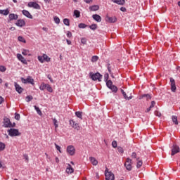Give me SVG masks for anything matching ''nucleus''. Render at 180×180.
I'll return each instance as SVG.
<instances>
[{
    "instance_id": "nucleus-1",
    "label": "nucleus",
    "mask_w": 180,
    "mask_h": 180,
    "mask_svg": "<svg viewBox=\"0 0 180 180\" xmlns=\"http://www.w3.org/2000/svg\"><path fill=\"white\" fill-rule=\"evenodd\" d=\"M89 77L93 81H98V82H101V79H102V75H101V73L98 72L96 73L91 72L89 73Z\"/></svg>"
},
{
    "instance_id": "nucleus-2",
    "label": "nucleus",
    "mask_w": 180,
    "mask_h": 180,
    "mask_svg": "<svg viewBox=\"0 0 180 180\" xmlns=\"http://www.w3.org/2000/svg\"><path fill=\"white\" fill-rule=\"evenodd\" d=\"M7 133H8V136L11 137H16L22 135V133L19 132V129L15 128L8 129Z\"/></svg>"
},
{
    "instance_id": "nucleus-3",
    "label": "nucleus",
    "mask_w": 180,
    "mask_h": 180,
    "mask_svg": "<svg viewBox=\"0 0 180 180\" xmlns=\"http://www.w3.org/2000/svg\"><path fill=\"white\" fill-rule=\"evenodd\" d=\"M105 180H115V174L112 172H108V168L105 171Z\"/></svg>"
},
{
    "instance_id": "nucleus-4",
    "label": "nucleus",
    "mask_w": 180,
    "mask_h": 180,
    "mask_svg": "<svg viewBox=\"0 0 180 180\" xmlns=\"http://www.w3.org/2000/svg\"><path fill=\"white\" fill-rule=\"evenodd\" d=\"M124 165L127 171H131V169H133V167H131V160L130 158H127Z\"/></svg>"
},
{
    "instance_id": "nucleus-5",
    "label": "nucleus",
    "mask_w": 180,
    "mask_h": 180,
    "mask_svg": "<svg viewBox=\"0 0 180 180\" xmlns=\"http://www.w3.org/2000/svg\"><path fill=\"white\" fill-rule=\"evenodd\" d=\"M68 154L70 155H75V147H74V146L70 145L68 146L67 147V150H66Z\"/></svg>"
},
{
    "instance_id": "nucleus-6",
    "label": "nucleus",
    "mask_w": 180,
    "mask_h": 180,
    "mask_svg": "<svg viewBox=\"0 0 180 180\" xmlns=\"http://www.w3.org/2000/svg\"><path fill=\"white\" fill-rule=\"evenodd\" d=\"M27 6L29 8H34V9H40V5L34 1H30L28 3Z\"/></svg>"
},
{
    "instance_id": "nucleus-7",
    "label": "nucleus",
    "mask_w": 180,
    "mask_h": 180,
    "mask_svg": "<svg viewBox=\"0 0 180 180\" xmlns=\"http://www.w3.org/2000/svg\"><path fill=\"white\" fill-rule=\"evenodd\" d=\"M105 22H108V23H115V22H117V18L115 16L114 17H109L108 15H106Z\"/></svg>"
},
{
    "instance_id": "nucleus-8",
    "label": "nucleus",
    "mask_w": 180,
    "mask_h": 180,
    "mask_svg": "<svg viewBox=\"0 0 180 180\" xmlns=\"http://www.w3.org/2000/svg\"><path fill=\"white\" fill-rule=\"evenodd\" d=\"M3 123H4V125H3L4 127L8 128L11 126V120L9 118H8L7 117H4Z\"/></svg>"
},
{
    "instance_id": "nucleus-9",
    "label": "nucleus",
    "mask_w": 180,
    "mask_h": 180,
    "mask_svg": "<svg viewBox=\"0 0 180 180\" xmlns=\"http://www.w3.org/2000/svg\"><path fill=\"white\" fill-rule=\"evenodd\" d=\"M70 124L73 129H75V130H79V124L76 123L73 120H70Z\"/></svg>"
},
{
    "instance_id": "nucleus-10",
    "label": "nucleus",
    "mask_w": 180,
    "mask_h": 180,
    "mask_svg": "<svg viewBox=\"0 0 180 180\" xmlns=\"http://www.w3.org/2000/svg\"><path fill=\"white\" fill-rule=\"evenodd\" d=\"M180 148L179 146L176 145H173V148H172V154L171 155H175V154H178L179 153Z\"/></svg>"
},
{
    "instance_id": "nucleus-11",
    "label": "nucleus",
    "mask_w": 180,
    "mask_h": 180,
    "mask_svg": "<svg viewBox=\"0 0 180 180\" xmlns=\"http://www.w3.org/2000/svg\"><path fill=\"white\" fill-rule=\"evenodd\" d=\"M17 58L19 60V61H21L22 64H25L26 65H27V60H25V58L22 56V54L18 53Z\"/></svg>"
},
{
    "instance_id": "nucleus-12",
    "label": "nucleus",
    "mask_w": 180,
    "mask_h": 180,
    "mask_svg": "<svg viewBox=\"0 0 180 180\" xmlns=\"http://www.w3.org/2000/svg\"><path fill=\"white\" fill-rule=\"evenodd\" d=\"M170 83H171V89L172 92H175L176 91V86L175 85V79L174 78L170 77Z\"/></svg>"
},
{
    "instance_id": "nucleus-13",
    "label": "nucleus",
    "mask_w": 180,
    "mask_h": 180,
    "mask_svg": "<svg viewBox=\"0 0 180 180\" xmlns=\"http://www.w3.org/2000/svg\"><path fill=\"white\" fill-rule=\"evenodd\" d=\"M14 86L16 92H18V94H22V92H23V88H22V86H20V85H19L18 83L15 82Z\"/></svg>"
},
{
    "instance_id": "nucleus-14",
    "label": "nucleus",
    "mask_w": 180,
    "mask_h": 180,
    "mask_svg": "<svg viewBox=\"0 0 180 180\" xmlns=\"http://www.w3.org/2000/svg\"><path fill=\"white\" fill-rule=\"evenodd\" d=\"M8 18L10 22H12V20H18V19H19V15L15 13H11L8 15Z\"/></svg>"
},
{
    "instance_id": "nucleus-15",
    "label": "nucleus",
    "mask_w": 180,
    "mask_h": 180,
    "mask_svg": "<svg viewBox=\"0 0 180 180\" xmlns=\"http://www.w3.org/2000/svg\"><path fill=\"white\" fill-rule=\"evenodd\" d=\"M16 26H18V27H23L26 25V22H25V20H18L17 22L15 23Z\"/></svg>"
},
{
    "instance_id": "nucleus-16",
    "label": "nucleus",
    "mask_w": 180,
    "mask_h": 180,
    "mask_svg": "<svg viewBox=\"0 0 180 180\" xmlns=\"http://www.w3.org/2000/svg\"><path fill=\"white\" fill-rule=\"evenodd\" d=\"M22 15L24 16H26V18H28L29 19H33V15L30 14V13L27 10H22Z\"/></svg>"
},
{
    "instance_id": "nucleus-17",
    "label": "nucleus",
    "mask_w": 180,
    "mask_h": 180,
    "mask_svg": "<svg viewBox=\"0 0 180 180\" xmlns=\"http://www.w3.org/2000/svg\"><path fill=\"white\" fill-rule=\"evenodd\" d=\"M92 18L94 19V20H96V22H102V17H101V15H98V14H94L92 15Z\"/></svg>"
},
{
    "instance_id": "nucleus-18",
    "label": "nucleus",
    "mask_w": 180,
    "mask_h": 180,
    "mask_svg": "<svg viewBox=\"0 0 180 180\" xmlns=\"http://www.w3.org/2000/svg\"><path fill=\"white\" fill-rule=\"evenodd\" d=\"M27 84H31V85H34V79L32 78V76H28L27 77Z\"/></svg>"
},
{
    "instance_id": "nucleus-19",
    "label": "nucleus",
    "mask_w": 180,
    "mask_h": 180,
    "mask_svg": "<svg viewBox=\"0 0 180 180\" xmlns=\"http://www.w3.org/2000/svg\"><path fill=\"white\" fill-rule=\"evenodd\" d=\"M66 172L68 174H72V172H74V169L72 168L71 165H70V164L68 165V167L66 169Z\"/></svg>"
},
{
    "instance_id": "nucleus-20",
    "label": "nucleus",
    "mask_w": 180,
    "mask_h": 180,
    "mask_svg": "<svg viewBox=\"0 0 180 180\" xmlns=\"http://www.w3.org/2000/svg\"><path fill=\"white\" fill-rule=\"evenodd\" d=\"M89 160L93 165H98V160L94 157H90Z\"/></svg>"
},
{
    "instance_id": "nucleus-21",
    "label": "nucleus",
    "mask_w": 180,
    "mask_h": 180,
    "mask_svg": "<svg viewBox=\"0 0 180 180\" xmlns=\"http://www.w3.org/2000/svg\"><path fill=\"white\" fill-rule=\"evenodd\" d=\"M114 4H117V5H124L125 1L124 0H112Z\"/></svg>"
},
{
    "instance_id": "nucleus-22",
    "label": "nucleus",
    "mask_w": 180,
    "mask_h": 180,
    "mask_svg": "<svg viewBox=\"0 0 180 180\" xmlns=\"http://www.w3.org/2000/svg\"><path fill=\"white\" fill-rule=\"evenodd\" d=\"M90 11H99V6L98 5H94L89 7Z\"/></svg>"
},
{
    "instance_id": "nucleus-23",
    "label": "nucleus",
    "mask_w": 180,
    "mask_h": 180,
    "mask_svg": "<svg viewBox=\"0 0 180 180\" xmlns=\"http://www.w3.org/2000/svg\"><path fill=\"white\" fill-rule=\"evenodd\" d=\"M0 13L4 15V16H7V15H9V9L0 10Z\"/></svg>"
},
{
    "instance_id": "nucleus-24",
    "label": "nucleus",
    "mask_w": 180,
    "mask_h": 180,
    "mask_svg": "<svg viewBox=\"0 0 180 180\" xmlns=\"http://www.w3.org/2000/svg\"><path fill=\"white\" fill-rule=\"evenodd\" d=\"M30 51L27 49H23L22 51V56H29V57H30V56H32V54H30Z\"/></svg>"
},
{
    "instance_id": "nucleus-25",
    "label": "nucleus",
    "mask_w": 180,
    "mask_h": 180,
    "mask_svg": "<svg viewBox=\"0 0 180 180\" xmlns=\"http://www.w3.org/2000/svg\"><path fill=\"white\" fill-rule=\"evenodd\" d=\"M75 116L82 120V112L77 111L75 112Z\"/></svg>"
},
{
    "instance_id": "nucleus-26",
    "label": "nucleus",
    "mask_w": 180,
    "mask_h": 180,
    "mask_svg": "<svg viewBox=\"0 0 180 180\" xmlns=\"http://www.w3.org/2000/svg\"><path fill=\"white\" fill-rule=\"evenodd\" d=\"M139 158L136 159L137 163H136V167L137 168H141V166L143 165V162L141 160H139Z\"/></svg>"
},
{
    "instance_id": "nucleus-27",
    "label": "nucleus",
    "mask_w": 180,
    "mask_h": 180,
    "mask_svg": "<svg viewBox=\"0 0 180 180\" xmlns=\"http://www.w3.org/2000/svg\"><path fill=\"white\" fill-rule=\"evenodd\" d=\"M143 98H146L147 101H148V99H151V96L150 94H143L139 99H143Z\"/></svg>"
},
{
    "instance_id": "nucleus-28",
    "label": "nucleus",
    "mask_w": 180,
    "mask_h": 180,
    "mask_svg": "<svg viewBox=\"0 0 180 180\" xmlns=\"http://www.w3.org/2000/svg\"><path fill=\"white\" fill-rule=\"evenodd\" d=\"M43 58L44 60V61H46V63H50L51 58H50L46 54H43Z\"/></svg>"
},
{
    "instance_id": "nucleus-29",
    "label": "nucleus",
    "mask_w": 180,
    "mask_h": 180,
    "mask_svg": "<svg viewBox=\"0 0 180 180\" xmlns=\"http://www.w3.org/2000/svg\"><path fill=\"white\" fill-rule=\"evenodd\" d=\"M109 89H110L114 94H116L117 92V86L115 85H112Z\"/></svg>"
},
{
    "instance_id": "nucleus-30",
    "label": "nucleus",
    "mask_w": 180,
    "mask_h": 180,
    "mask_svg": "<svg viewBox=\"0 0 180 180\" xmlns=\"http://www.w3.org/2000/svg\"><path fill=\"white\" fill-rule=\"evenodd\" d=\"M172 119L173 123H174V124L178 125V117H176V116H175V115H173V116L172 117Z\"/></svg>"
},
{
    "instance_id": "nucleus-31",
    "label": "nucleus",
    "mask_w": 180,
    "mask_h": 180,
    "mask_svg": "<svg viewBox=\"0 0 180 180\" xmlns=\"http://www.w3.org/2000/svg\"><path fill=\"white\" fill-rule=\"evenodd\" d=\"M35 110L37 111V112L39 115V116H41L43 115V112H41V110H40V108L36 105L34 106Z\"/></svg>"
},
{
    "instance_id": "nucleus-32",
    "label": "nucleus",
    "mask_w": 180,
    "mask_h": 180,
    "mask_svg": "<svg viewBox=\"0 0 180 180\" xmlns=\"http://www.w3.org/2000/svg\"><path fill=\"white\" fill-rule=\"evenodd\" d=\"M107 86L110 89V87L113 86V82L112 80H107L106 82Z\"/></svg>"
},
{
    "instance_id": "nucleus-33",
    "label": "nucleus",
    "mask_w": 180,
    "mask_h": 180,
    "mask_svg": "<svg viewBox=\"0 0 180 180\" xmlns=\"http://www.w3.org/2000/svg\"><path fill=\"white\" fill-rule=\"evenodd\" d=\"M46 89L48 92H50L51 94L53 92V88L49 84H46Z\"/></svg>"
},
{
    "instance_id": "nucleus-34",
    "label": "nucleus",
    "mask_w": 180,
    "mask_h": 180,
    "mask_svg": "<svg viewBox=\"0 0 180 180\" xmlns=\"http://www.w3.org/2000/svg\"><path fill=\"white\" fill-rule=\"evenodd\" d=\"M89 29H91V30H96V29H98V25L92 24L91 25H89Z\"/></svg>"
},
{
    "instance_id": "nucleus-35",
    "label": "nucleus",
    "mask_w": 180,
    "mask_h": 180,
    "mask_svg": "<svg viewBox=\"0 0 180 180\" xmlns=\"http://www.w3.org/2000/svg\"><path fill=\"white\" fill-rule=\"evenodd\" d=\"M6 147V145H5V143H4L3 142L0 141V151H4Z\"/></svg>"
},
{
    "instance_id": "nucleus-36",
    "label": "nucleus",
    "mask_w": 180,
    "mask_h": 180,
    "mask_svg": "<svg viewBox=\"0 0 180 180\" xmlns=\"http://www.w3.org/2000/svg\"><path fill=\"white\" fill-rule=\"evenodd\" d=\"M46 86H47V84L41 83V84L39 86V89L41 91H44V89H46Z\"/></svg>"
},
{
    "instance_id": "nucleus-37",
    "label": "nucleus",
    "mask_w": 180,
    "mask_h": 180,
    "mask_svg": "<svg viewBox=\"0 0 180 180\" xmlns=\"http://www.w3.org/2000/svg\"><path fill=\"white\" fill-rule=\"evenodd\" d=\"M63 23H64V25H65V26H70V19L64 18Z\"/></svg>"
},
{
    "instance_id": "nucleus-38",
    "label": "nucleus",
    "mask_w": 180,
    "mask_h": 180,
    "mask_svg": "<svg viewBox=\"0 0 180 180\" xmlns=\"http://www.w3.org/2000/svg\"><path fill=\"white\" fill-rule=\"evenodd\" d=\"M74 15L76 16V18H79V16H81V12H79L78 10H75Z\"/></svg>"
},
{
    "instance_id": "nucleus-39",
    "label": "nucleus",
    "mask_w": 180,
    "mask_h": 180,
    "mask_svg": "<svg viewBox=\"0 0 180 180\" xmlns=\"http://www.w3.org/2000/svg\"><path fill=\"white\" fill-rule=\"evenodd\" d=\"M18 41H21V43H26V39H25V38L22 36H19L18 37Z\"/></svg>"
},
{
    "instance_id": "nucleus-40",
    "label": "nucleus",
    "mask_w": 180,
    "mask_h": 180,
    "mask_svg": "<svg viewBox=\"0 0 180 180\" xmlns=\"http://www.w3.org/2000/svg\"><path fill=\"white\" fill-rule=\"evenodd\" d=\"M98 59H99V57H98L96 56H94L91 58V61H92V63H96V61H98Z\"/></svg>"
},
{
    "instance_id": "nucleus-41",
    "label": "nucleus",
    "mask_w": 180,
    "mask_h": 180,
    "mask_svg": "<svg viewBox=\"0 0 180 180\" xmlns=\"http://www.w3.org/2000/svg\"><path fill=\"white\" fill-rule=\"evenodd\" d=\"M53 20H54L55 23H56L57 25H59V23H60V18H58L57 16H55L53 18Z\"/></svg>"
},
{
    "instance_id": "nucleus-42",
    "label": "nucleus",
    "mask_w": 180,
    "mask_h": 180,
    "mask_svg": "<svg viewBox=\"0 0 180 180\" xmlns=\"http://www.w3.org/2000/svg\"><path fill=\"white\" fill-rule=\"evenodd\" d=\"M88 25H86V24L84 23H80L79 24L78 27H79V29H85V27H86Z\"/></svg>"
},
{
    "instance_id": "nucleus-43",
    "label": "nucleus",
    "mask_w": 180,
    "mask_h": 180,
    "mask_svg": "<svg viewBox=\"0 0 180 180\" xmlns=\"http://www.w3.org/2000/svg\"><path fill=\"white\" fill-rule=\"evenodd\" d=\"M107 68H108V71L109 72V74H111L112 72V66H110V63H108L107 64Z\"/></svg>"
},
{
    "instance_id": "nucleus-44",
    "label": "nucleus",
    "mask_w": 180,
    "mask_h": 180,
    "mask_svg": "<svg viewBox=\"0 0 180 180\" xmlns=\"http://www.w3.org/2000/svg\"><path fill=\"white\" fill-rule=\"evenodd\" d=\"M6 71V67L0 65V72H5Z\"/></svg>"
},
{
    "instance_id": "nucleus-45",
    "label": "nucleus",
    "mask_w": 180,
    "mask_h": 180,
    "mask_svg": "<svg viewBox=\"0 0 180 180\" xmlns=\"http://www.w3.org/2000/svg\"><path fill=\"white\" fill-rule=\"evenodd\" d=\"M15 120H20V114L15 112Z\"/></svg>"
},
{
    "instance_id": "nucleus-46",
    "label": "nucleus",
    "mask_w": 180,
    "mask_h": 180,
    "mask_svg": "<svg viewBox=\"0 0 180 180\" xmlns=\"http://www.w3.org/2000/svg\"><path fill=\"white\" fill-rule=\"evenodd\" d=\"M109 73H105L104 75V81L106 82V81H109Z\"/></svg>"
},
{
    "instance_id": "nucleus-47",
    "label": "nucleus",
    "mask_w": 180,
    "mask_h": 180,
    "mask_svg": "<svg viewBox=\"0 0 180 180\" xmlns=\"http://www.w3.org/2000/svg\"><path fill=\"white\" fill-rule=\"evenodd\" d=\"M117 150H118V153H120V154H123V153H124V150H123V148L119 146L117 148Z\"/></svg>"
},
{
    "instance_id": "nucleus-48",
    "label": "nucleus",
    "mask_w": 180,
    "mask_h": 180,
    "mask_svg": "<svg viewBox=\"0 0 180 180\" xmlns=\"http://www.w3.org/2000/svg\"><path fill=\"white\" fill-rule=\"evenodd\" d=\"M25 99H26V102H30V101H32L33 99V96H27Z\"/></svg>"
},
{
    "instance_id": "nucleus-49",
    "label": "nucleus",
    "mask_w": 180,
    "mask_h": 180,
    "mask_svg": "<svg viewBox=\"0 0 180 180\" xmlns=\"http://www.w3.org/2000/svg\"><path fill=\"white\" fill-rule=\"evenodd\" d=\"M38 60L39 63H44V58H43V56H39Z\"/></svg>"
},
{
    "instance_id": "nucleus-50",
    "label": "nucleus",
    "mask_w": 180,
    "mask_h": 180,
    "mask_svg": "<svg viewBox=\"0 0 180 180\" xmlns=\"http://www.w3.org/2000/svg\"><path fill=\"white\" fill-rule=\"evenodd\" d=\"M66 36L69 39H71V37H72V33L70 31H67Z\"/></svg>"
},
{
    "instance_id": "nucleus-51",
    "label": "nucleus",
    "mask_w": 180,
    "mask_h": 180,
    "mask_svg": "<svg viewBox=\"0 0 180 180\" xmlns=\"http://www.w3.org/2000/svg\"><path fill=\"white\" fill-rule=\"evenodd\" d=\"M112 146L113 148H116L117 147V142L116 141H113L112 142Z\"/></svg>"
},
{
    "instance_id": "nucleus-52",
    "label": "nucleus",
    "mask_w": 180,
    "mask_h": 180,
    "mask_svg": "<svg viewBox=\"0 0 180 180\" xmlns=\"http://www.w3.org/2000/svg\"><path fill=\"white\" fill-rule=\"evenodd\" d=\"M55 147H56V150H58V151H59V153H61V147H60V146L57 145V143H55Z\"/></svg>"
},
{
    "instance_id": "nucleus-53",
    "label": "nucleus",
    "mask_w": 180,
    "mask_h": 180,
    "mask_svg": "<svg viewBox=\"0 0 180 180\" xmlns=\"http://www.w3.org/2000/svg\"><path fill=\"white\" fill-rule=\"evenodd\" d=\"M21 82H22V84H27V79L21 77Z\"/></svg>"
},
{
    "instance_id": "nucleus-54",
    "label": "nucleus",
    "mask_w": 180,
    "mask_h": 180,
    "mask_svg": "<svg viewBox=\"0 0 180 180\" xmlns=\"http://www.w3.org/2000/svg\"><path fill=\"white\" fill-rule=\"evenodd\" d=\"M47 78L49 79L50 82H51L52 84H54V81L53 80V78H51V75H48Z\"/></svg>"
},
{
    "instance_id": "nucleus-55",
    "label": "nucleus",
    "mask_w": 180,
    "mask_h": 180,
    "mask_svg": "<svg viewBox=\"0 0 180 180\" xmlns=\"http://www.w3.org/2000/svg\"><path fill=\"white\" fill-rule=\"evenodd\" d=\"M155 106V101H152L151 105H150V109H153Z\"/></svg>"
},
{
    "instance_id": "nucleus-56",
    "label": "nucleus",
    "mask_w": 180,
    "mask_h": 180,
    "mask_svg": "<svg viewBox=\"0 0 180 180\" xmlns=\"http://www.w3.org/2000/svg\"><path fill=\"white\" fill-rule=\"evenodd\" d=\"M81 42L82 43V44H86V39L82 38Z\"/></svg>"
},
{
    "instance_id": "nucleus-57",
    "label": "nucleus",
    "mask_w": 180,
    "mask_h": 180,
    "mask_svg": "<svg viewBox=\"0 0 180 180\" xmlns=\"http://www.w3.org/2000/svg\"><path fill=\"white\" fill-rule=\"evenodd\" d=\"M131 158H137V153L136 152H133L131 154Z\"/></svg>"
},
{
    "instance_id": "nucleus-58",
    "label": "nucleus",
    "mask_w": 180,
    "mask_h": 180,
    "mask_svg": "<svg viewBox=\"0 0 180 180\" xmlns=\"http://www.w3.org/2000/svg\"><path fill=\"white\" fill-rule=\"evenodd\" d=\"M155 116H158V117H161V112L158 111H155Z\"/></svg>"
},
{
    "instance_id": "nucleus-59",
    "label": "nucleus",
    "mask_w": 180,
    "mask_h": 180,
    "mask_svg": "<svg viewBox=\"0 0 180 180\" xmlns=\"http://www.w3.org/2000/svg\"><path fill=\"white\" fill-rule=\"evenodd\" d=\"M5 99L2 96H0V105H2L4 103Z\"/></svg>"
},
{
    "instance_id": "nucleus-60",
    "label": "nucleus",
    "mask_w": 180,
    "mask_h": 180,
    "mask_svg": "<svg viewBox=\"0 0 180 180\" xmlns=\"http://www.w3.org/2000/svg\"><path fill=\"white\" fill-rule=\"evenodd\" d=\"M10 125H11V126H10L9 127H15L16 126V123L13 122L12 124V122H11Z\"/></svg>"
},
{
    "instance_id": "nucleus-61",
    "label": "nucleus",
    "mask_w": 180,
    "mask_h": 180,
    "mask_svg": "<svg viewBox=\"0 0 180 180\" xmlns=\"http://www.w3.org/2000/svg\"><path fill=\"white\" fill-rule=\"evenodd\" d=\"M120 11H122V12H126V8H124V7H121L120 8Z\"/></svg>"
},
{
    "instance_id": "nucleus-62",
    "label": "nucleus",
    "mask_w": 180,
    "mask_h": 180,
    "mask_svg": "<svg viewBox=\"0 0 180 180\" xmlns=\"http://www.w3.org/2000/svg\"><path fill=\"white\" fill-rule=\"evenodd\" d=\"M122 95H123L124 99H127V94H126V92H124V93L122 94Z\"/></svg>"
},
{
    "instance_id": "nucleus-63",
    "label": "nucleus",
    "mask_w": 180,
    "mask_h": 180,
    "mask_svg": "<svg viewBox=\"0 0 180 180\" xmlns=\"http://www.w3.org/2000/svg\"><path fill=\"white\" fill-rule=\"evenodd\" d=\"M86 4H91L92 2V0H84Z\"/></svg>"
},
{
    "instance_id": "nucleus-64",
    "label": "nucleus",
    "mask_w": 180,
    "mask_h": 180,
    "mask_svg": "<svg viewBox=\"0 0 180 180\" xmlns=\"http://www.w3.org/2000/svg\"><path fill=\"white\" fill-rule=\"evenodd\" d=\"M67 44L70 46L71 45V41L69 39H66Z\"/></svg>"
}]
</instances>
